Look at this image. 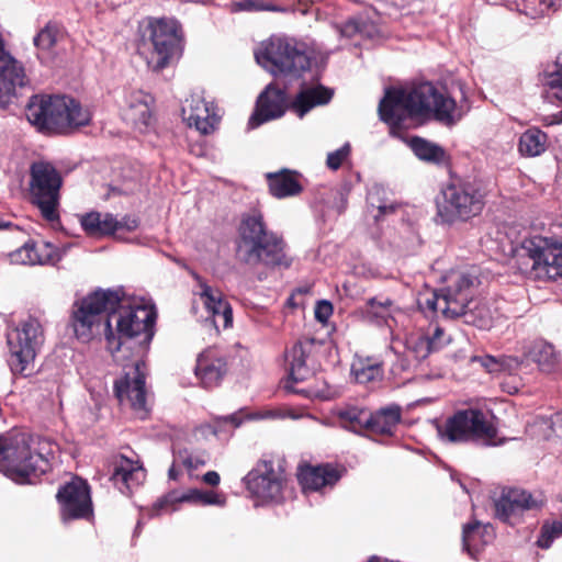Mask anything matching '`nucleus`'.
<instances>
[{
	"mask_svg": "<svg viewBox=\"0 0 562 562\" xmlns=\"http://www.w3.org/2000/svg\"><path fill=\"white\" fill-rule=\"evenodd\" d=\"M379 114L393 131L408 117L435 119L446 126H452L464 113L445 91L431 82H422L411 89H386L379 104Z\"/></svg>",
	"mask_w": 562,
	"mask_h": 562,
	"instance_id": "nucleus-1",
	"label": "nucleus"
},
{
	"mask_svg": "<svg viewBox=\"0 0 562 562\" xmlns=\"http://www.w3.org/2000/svg\"><path fill=\"white\" fill-rule=\"evenodd\" d=\"M54 445L45 438L12 431L0 437V472L12 481L33 483L50 469Z\"/></svg>",
	"mask_w": 562,
	"mask_h": 562,
	"instance_id": "nucleus-2",
	"label": "nucleus"
},
{
	"mask_svg": "<svg viewBox=\"0 0 562 562\" xmlns=\"http://www.w3.org/2000/svg\"><path fill=\"white\" fill-rule=\"evenodd\" d=\"M284 247L283 239L267 229L260 212L252 211L243 216L237 241V256L243 262L289 267L291 261Z\"/></svg>",
	"mask_w": 562,
	"mask_h": 562,
	"instance_id": "nucleus-3",
	"label": "nucleus"
},
{
	"mask_svg": "<svg viewBox=\"0 0 562 562\" xmlns=\"http://www.w3.org/2000/svg\"><path fill=\"white\" fill-rule=\"evenodd\" d=\"M121 291V301L111 310L109 321L105 323L106 349L113 357L122 348V339L138 338L144 349L147 348L155 334L156 310L153 305L143 302L127 303L124 292Z\"/></svg>",
	"mask_w": 562,
	"mask_h": 562,
	"instance_id": "nucleus-4",
	"label": "nucleus"
},
{
	"mask_svg": "<svg viewBox=\"0 0 562 562\" xmlns=\"http://www.w3.org/2000/svg\"><path fill=\"white\" fill-rule=\"evenodd\" d=\"M27 121L42 132L64 133L89 124L91 113L69 97L33 95L26 106Z\"/></svg>",
	"mask_w": 562,
	"mask_h": 562,
	"instance_id": "nucleus-5",
	"label": "nucleus"
},
{
	"mask_svg": "<svg viewBox=\"0 0 562 562\" xmlns=\"http://www.w3.org/2000/svg\"><path fill=\"white\" fill-rule=\"evenodd\" d=\"M257 63L273 76L300 77L311 67L306 44L291 37L272 36L255 52Z\"/></svg>",
	"mask_w": 562,
	"mask_h": 562,
	"instance_id": "nucleus-6",
	"label": "nucleus"
},
{
	"mask_svg": "<svg viewBox=\"0 0 562 562\" xmlns=\"http://www.w3.org/2000/svg\"><path fill=\"white\" fill-rule=\"evenodd\" d=\"M121 301L120 290H98L75 305L72 328L78 340L89 342L105 333L111 310Z\"/></svg>",
	"mask_w": 562,
	"mask_h": 562,
	"instance_id": "nucleus-7",
	"label": "nucleus"
},
{
	"mask_svg": "<svg viewBox=\"0 0 562 562\" xmlns=\"http://www.w3.org/2000/svg\"><path fill=\"white\" fill-rule=\"evenodd\" d=\"M519 259L527 260L525 270L538 280L562 278V239L542 235L524 238L513 249Z\"/></svg>",
	"mask_w": 562,
	"mask_h": 562,
	"instance_id": "nucleus-8",
	"label": "nucleus"
},
{
	"mask_svg": "<svg viewBox=\"0 0 562 562\" xmlns=\"http://www.w3.org/2000/svg\"><path fill=\"white\" fill-rule=\"evenodd\" d=\"M438 434L447 442L471 441L483 446L502 443L488 415L476 408L458 411L446 420L443 426L438 427Z\"/></svg>",
	"mask_w": 562,
	"mask_h": 562,
	"instance_id": "nucleus-9",
	"label": "nucleus"
},
{
	"mask_svg": "<svg viewBox=\"0 0 562 562\" xmlns=\"http://www.w3.org/2000/svg\"><path fill=\"white\" fill-rule=\"evenodd\" d=\"M63 184L60 173L47 161H35L30 167L29 194L42 217L55 223L59 220V190Z\"/></svg>",
	"mask_w": 562,
	"mask_h": 562,
	"instance_id": "nucleus-10",
	"label": "nucleus"
},
{
	"mask_svg": "<svg viewBox=\"0 0 562 562\" xmlns=\"http://www.w3.org/2000/svg\"><path fill=\"white\" fill-rule=\"evenodd\" d=\"M153 50L147 65L153 71H161L181 54L182 32L179 22L171 18L153 19L148 23Z\"/></svg>",
	"mask_w": 562,
	"mask_h": 562,
	"instance_id": "nucleus-11",
	"label": "nucleus"
},
{
	"mask_svg": "<svg viewBox=\"0 0 562 562\" xmlns=\"http://www.w3.org/2000/svg\"><path fill=\"white\" fill-rule=\"evenodd\" d=\"M43 329L36 318H27L8 335L9 364L13 373L26 375L34 364L38 348L43 344Z\"/></svg>",
	"mask_w": 562,
	"mask_h": 562,
	"instance_id": "nucleus-12",
	"label": "nucleus"
},
{
	"mask_svg": "<svg viewBox=\"0 0 562 562\" xmlns=\"http://www.w3.org/2000/svg\"><path fill=\"white\" fill-rule=\"evenodd\" d=\"M484 206L483 195L470 184H450L437 200V214L443 223L467 221L479 215Z\"/></svg>",
	"mask_w": 562,
	"mask_h": 562,
	"instance_id": "nucleus-13",
	"label": "nucleus"
},
{
	"mask_svg": "<svg viewBox=\"0 0 562 562\" xmlns=\"http://www.w3.org/2000/svg\"><path fill=\"white\" fill-rule=\"evenodd\" d=\"M256 505L279 504L284 499L288 479L284 470L272 461H261L245 477Z\"/></svg>",
	"mask_w": 562,
	"mask_h": 562,
	"instance_id": "nucleus-14",
	"label": "nucleus"
},
{
	"mask_svg": "<svg viewBox=\"0 0 562 562\" xmlns=\"http://www.w3.org/2000/svg\"><path fill=\"white\" fill-rule=\"evenodd\" d=\"M446 280L448 285L434 292L430 296L419 301L423 311H440L447 318L459 317L462 312V302L465 300L463 289L476 281V277L468 271H451Z\"/></svg>",
	"mask_w": 562,
	"mask_h": 562,
	"instance_id": "nucleus-15",
	"label": "nucleus"
},
{
	"mask_svg": "<svg viewBox=\"0 0 562 562\" xmlns=\"http://www.w3.org/2000/svg\"><path fill=\"white\" fill-rule=\"evenodd\" d=\"M144 362L137 360L133 367L114 383V393L123 406H128L133 414L145 419L149 413L145 386Z\"/></svg>",
	"mask_w": 562,
	"mask_h": 562,
	"instance_id": "nucleus-16",
	"label": "nucleus"
},
{
	"mask_svg": "<svg viewBox=\"0 0 562 562\" xmlns=\"http://www.w3.org/2000/svg\"><path fill=\"white\" fill-rule=\"evenodd\" d=\"M63 521L88 519L92 516L90 488L86 481L74 477L63 485L56 495Z\"/></svg>",
	"mask_w": 562,
	"mask_h": 562,
	"instance_id": "nucleus-17",
	"label": "nucleus"
},
{
	"mask_svg": "<svg viewBox=\"0 0 562 562\" xmlns=\"http://www.w3.org/2000/svg\"><path fill=\"white\" fill-rule=\"evenodd\" d=\"M543 504L544 499L540 494L533 495L521 488L504 490L494 502L495 517L503 522L515 525L525 512L540 509Z\"/></svg>",
	"mask_w": 562,
	"mask_h": 562,
	"instance_id": "nucleus-18",
	"label": "nucleus"
},
{
	"mask_svg": "<svg viewBox=\"0 0 562 562\" xmlns=\"http://www.w3.org/2000/svg\"><path fill=\"white\" fill-rule=\"evenodd\" d=\"M181 114L190 127H195L202 134L213 132L218 122L214 104L199 92L192 93L183 101Z\"/></svg>",
	"mask_w": 562,
	"mask_h": 562,
	"instance_id": "nucleus-19",
	"label": "nucleus"
},
{
	"mask_svg": "<svg viewBox=\"0 0 562 562\" xmlns=\"http://www.w3.org/2000/svg\"><path fill=\"white\" fill-rule=\"evenodd\" d=\"M288 108L285 91L276 88L273 85L267 86L260 93L256 112L248 121L250 128H256L262 123L281 117Z\"/></svg>",
	"mask_w": 562,
	"mask_h": 562,
	"instance_id": "nucleus-20",
	"label": "nucleus"
},
{
	"mask_svg": "<svg viewBox=\"0 0 562 562\" xmlns=\"http://www.w3.org/2000/svg\"><path fill=\"white\" fill-rule=\"evenodd\" d=\"M290 414L282 409H262L251 415H245L244 412H236L234 414L217 418L214 424L205 425L201 428L204 435L212 434L221 440L227 439L234 429L238 428L245 418L247 419H283ZM294 418L293 415H291Z\"/></svg>",
	"mask_w": 562,
	"mask_h": 562,
	"instance_id": "nucleus-21",
	"label": "nucleus"
},
{
	"mask_svg": "<svg viewBox=\"0 0 562 562\" xmlns=\"http://www.w3.org/2000/svg\"><path fill=\"white\" fill-rule=\"evenodd\" d=\"M227 372V362L223 351L217 348H207L196 360L195 375L204 387L217 386Z\"/></svg>",
	"mask_w": 562,
	"mask_h": 562,
	"instance_id": "nucleus-22",
	"label": "nucleus"
},
{
	"mask_svg": "<svg viewBox=\"0 0 562 562\" xmlns=\"http://www.w3.org/2000/svg\"><path fill=\"white\" fill-rule=\"evenodd\" d=\"M199 284V296L206 312L216 326L221 323L223 328H228L233 323V311L227 301L224 300L218 289L206 284L198 274H193Z\"/></svg>",
	"mask_w": 562,
	"mask_h": 562,
	"instance_id": "nucleus-23",
	"label": "nucleus"
},
{
	"mask_svg": "<svg viewBox=\"0 0 562 562\" xmlns=\"http://www.w3.org/2000/svg\"><path fill=\"white\" fill-rule=\"evenodd\" d=\"M469 284L463 289L464 301L462 302V312L459 317H463L464 323L473 325L480 329L492 328L494 321L497 316L496 308H493L491 303L486 300L477 299L471 300V291L475 283Z\"/></svg>",
	"mask_w": 562,
	"mask_h": 562,
	"instance_id": "nucleus-24",
	"label": "nucleus"
},
{
	"mask_svg": "<svg viewBox=\"0 0 562 562\" xmlns=\"http://www.w3.org/2000/svg\"><path fill=\"white\" fill-rule=\"evenodd\" d=\"M146 477L145 470L138 461L120 456L113 464L111 481L122 494L128 495Z\"/></svg>",
	"mask_w": 562,
	"mask_h": 562,
	"instance_id": "nucleus-25",
	"label": "nucleus"
},
{
	"mask_svg": "<svg viewBox=\"0 0 562 562\" xmlns=\"http://www.w3.org/2000/svg\"><path fill=\"white\" fill-rule=\"evenodd\" d=\"M154 98L139 89H130L124 95V119L142 130L147 127L151 120V105Z\"/></svg>",
	"mask_w": 562,
	"mask_h": 562,
	"instance_id": "nucleus-26",
	"label": "nucleus"
},
{
	"mask_svg": "<svg viewBox=\"0 0 562 562\" xmlns=\"http://www.w3.org/2000/svg\"><path fill=\"white\" fill-rule=\"evenodd\" d=\"M60 258L58 249L49 243H26L10 254V260L15 265H55Z\"/></svg>",
	"mask_w": 562,
	"mask_h": 562,
	"instance_id": "nucleus-27",
	"label": "nucleus"
},
{
	"mask_svg": "<svg viewBox=\"0 0 562 562\" xmlns=\"http://www.w3.org/2000/svg\"><path fill=\"white\" fill-rule=\"evenodd\" d=\"M340 474L329 464L306 465L300 470L299 481L305 492H318L326 487L334 486Z\"/></svg>",
	"mask_w": 562,
	"mask_h": 562,
	"instance_id": "nucleus-28",
	"label": "nucleus"
},
{
	"mask_svg": "<svg viewBox=\"0 0 562 562\" xmlns=\"http://www.w3.org/2000/svg\"><path fill=\"white\" fill-rule=\"evenodd\" d=\"M333 98V91L323 87H304L294 100L290 103V109L300 117H303L315 106L327 104Z\"/></svg>",
	"mask_w": 562,
	"mask_h": 562,
	"instance_id": "nucleus-29",
	"label": "nucleus"
},
{
	"mask_svg": "<svg viewBox=\"0 0 562 562\" xmlns=\"http://www.w3.org/2000/svg\"><path fill=\"white\" fill-rule=\"evenodd\" d=\"M364 313L367 317L376 325H385L392 328L397 324L402 310L389 297H372L367 301Z\"/></svg>",
	"mask_w": 562,
	"mask_h": 562,
	"instance_id": "nucleus-30",
	"label": "nucleus"
},
{
	"mask_svg": "<svg viewBox=\"0 0 562 562\" xmlns=\"http://www.w3.org/2000/svg\"><path fill=\"white\" fill-rule=\"evenodd\" d=\"M351 374L360 384L381 381L384 375L383 362L375 357H357L351 364Z\"/></svg>",
	"mask_w": 562,
	"mask_h": 562,
	"instance_id": "nucleus-31",
	"label": "nucleus"
},
{
	"mask_svg": "<svg viewBox=\"0 0 562 562\" xmlns=\"http://www.w3.org/2000/svg\"><path fill=\"white\" fill-rule=\"evenodd\" d=\"M267 179L270 193L278 199L297 195L303 189L294 173L289 170L268 173Z\"/></svg>",
	"mask_w": 562,
	"mask_h": 562,
	"instance_id": "nucleus-32",
	"label": "nucleus"
},
{
	"mask_svg": "<svg viewBox=\"0 0 562 562\" xmlns=\"http://www.w3.org/2000/svg\"><path fill=\"white\" fill-rule=\"evenodd\" d=\"M200 490L191 488L186 492L172 491L158 499L148 510L150 517L162 513H172L179 509L181 503H199Z\"/></svg>",
	"mask_w": 562,
	"mask_h": 562,
	"instance_id": "nucleus-33",
	"label": "nucleus"
},
{
	"mask_svg": "<svg viewBox=\"0 0 562 562\" xmlns=\"http://www.w3.org/2000/svg\"><path fill=\"white\" fill-rule=\"evenodd\" d=\"M524 355L537 363L543 372H551L558 362L554 347L541 339L526 345L524 347Z\"/></svg>",
	"mask_w": 562,
	"mask_h": 562,
	"instance_id": "nucleus-34",
	"label": "nucleus"
},
{
	"mask_svg": "<svg viewBox=\"0 0 562 562\" xmlns=\"http://www.w3.org/2000/svg\"><path fill=\"white\" fill-rule=\"evenodd\" d=\"M491 539L492 527L490 525H482L480 521L474 520L463 527V548L470 555H474L479 552Z\"/></svg>",
	"mask_w": 562,
	"mask_h": 562,
	"instance_id": "nucleus-35",
	"label": "nucleus"
},
{
	"mask_svg": "<svg viewBox=\"0 0 562 562\" xmlns=\"http://www.w3.org/2000/svg\"><path fill=\"white\" fill-rule=\"evenodd\" d=\"M308 352L303 344L297 342L286 352L285 360L289 367V378L292 382L306 380L312 370L307 364Z\"/></svg>",
	"mask_w": 562,
	"mask_h": 562,
	"instance_id": "nucleus-36",
	"label": "nucleus"
},
{
	"mask_svg": "<svg viewBox=\"0 0 562 562\" xmlns=\"http://www.w3.org/2000/svg\"><path fill=\"white\" fill-rule=\"evenodd\" d=\"M408 146L415 156L425 162L441 165L448 160L447 151L440 145L423 137H412L408 140Z\"/></svg>",
	"mask_w": 562,
	"mask_h": 562,
	"instance_id": "nucleus-37",
	"label": "nucleus"
},
{
	"mask_svg": "<svg viewBox=\"0 0 562 562\" xmlns=\"http://www.w3.org/2000/svg\"><path fill=\"white\" fill-rule=\"evenodd\" d=\"M81 226L90 236H104L115 233L116 218L110 213L90 212L81 216Z\"/></svg>",
	"mask_w": 562,
	"mask_h": 562,
	"instance_id": "nucleus-38",
	"label": "nucleus"
},
{
	"mask_svg": "<svg viewBox=\"0 0 562 562\" xmlns=\"http://www.w3.org/2000/svg\"><path fill=\"white\" fill-rule=\"evenodd\" d=\"M401 420V408L396 405L370 413L369 430L380 435H391Z\"/></svg>",
	"mask_w": 562,
	"mask_h": 562,
	"instance_id": "nucleus-39",
	"label": "nucleus"
},
{
	"mask_svg": "<svg viewBox=\"0 0 562 562\" xmlns=\"http://www.w3.org/2000/svg\"><path fill=\"white\" fill-rule=\"evenodd\" d=\"M142 187V176L139 171L131 166H124L114 175L110 183V190L114 194H133L139 191Z\"/></svg>",
	"mask_w": 562,
	"mask_h": 562,
	"instance_id": "nucleus-40",
	"label": "nucleus"
},
{
	"mask_svg": "<svg viewBox=\"0 0 562 562\" xmlns=\"http://www.w3.org/2000/svg\"><path fill=\"white\" fill-rule=\"evenodd\" d=\"M340 426L353 432L369 430L370 412L358 406H347L337 412Z\"/></svg>",
	"mask_w": 562,
	"mask_h": 562,
	"instance_id": "nucleus-41",
	"label": "nucleus"
},
{
	"mask_svg": "<svg viewBox=\"0 0 562 562\" xmlns=\"http://www.w3.org/2000/svg\"><path fill=\"white\" fill-rule=\"evenodd\" d=\"M547 135L538 128H529L519 137L518 149L522 156L536 157L546 150Z\"/></svg>",
	"mask_w": 562,
	"mask_h": 562,
	"instance_id": "nucleus-42",
	"label": "nucleus"
},
{
	"mask_svg": "<svg viewBox=\"0 0 562 562\" xmlns=\"http://www.w3.org/2000/svg\"><path fill=\"white\" fill-rule=\"evenodd\" d=\"M472 362H479L488 373H497L501 371H514L520 366V361L514 357L496 358L491 355L474 356Z\"/></svg>",
	"mask_w": 562,
	"mask_h": 562,
	"instance_id": "nucleus-43",
	"label": "nucleus"
},
{
	"mask_svg": "<svg viewBox=\"0 0 562 562\" xmlns=\"http://www.w3.org/2000/svg\"><path fill=\"white\" fill-rule=\"evenodd\" d=\"M407 358L416 361L426 359L432 351L423 331L412 334L405 342Z\"/></svg>",
	"mask_w": 562,
	"mask_h": 562,
	"instance_id": "nucleus-44",
	"label": "nucleus"
},
{
	"mask_svg": "<svg viewBox=\"0 0 562 562\" xmlns=\"http://www.w3.org/2000/svg\"><path fill=\"white\" fill-rule=\"evenodd\" d=\"M542 82L548 94L562 103V64H554L543 74Z\"/></svg>",
	"mask_w": 562,
	"mask_h": 562,
	"instance_id": "nucleus-45",
	"label": "nucleus"
},
{
	"mask_svg": "<svg viewBox=\"0 0 562 562\" xmlns=\"http://www.w3.org/2000/svg\"><path fill=\"white\" fill-rule=\"evenodd\" d=\"M423 333L425 337H427L428 345L431 347L432 352L442 349L451 341V336L436 323L429 324V326Z\"/></svg>",
	"mask_w": 562,
	"mask_h": 562,
	"instance_id": "nucleus-46",
	"label": "nucleus"
},
{
	"mask_svg": "<svg viewBox=\"0 0 562 562\" xmlns=\"http://www.w3.org/2000/svg\"><path fill=\"white\" fill-rule=\"evenodd\" d=\"M560 537H562V517L542 526L537 544L542 549H549L553 541Z\"/></svg>",
	"mask_w": 562,
	"mask_h": 562,
	"instance_id": "nucleus-47",
	"label": "nucleus"
},
{
	"mask_svg": "<svg viewBox=\"0 0 562 562\" xmlns=\"http://www.w3.org/2000/svg\"><path fill=\"white\" fill-rule=\"evenodd\" d=\"M557 0H521L518 4L519 11L531 19L539 18L547 13Z\"/></svg>",
	"mask_w": 562,
	"mask_h": 562,
	"instance_id": "nucleus-48",
	"label": "nucleus"
},
{
	"mask_svg": "<svg viewBox=\"0 0 562 562\" xmlns=\"http://www.w3.org/2000/svg\"><path fill=\"white\" fill-rule=\"evenodd\" d=\"M383 193V189L380 187H373L367 196V201L370 207L376 209L378 214H374V218L378 220L380 216L385 215L394 210L393 204H389L385 201L380 200V195Z\"/></svg>",
	"mask_w": 562,
	"mask_h": 562,
	"instance_id": "nucleus-49",
	"label": "nucleus"
},
{
	"mask_svg": "<svg viewBox=\"0 0 562 562\" xmlns=\"http://www.w3.org/2000/svg\"><path fill=\"white\" fill-rule=\"evenodd\" d=\"M351 151V146L349 143H345L340 148L328 153L326 159V166L330 170H338L344 161L349 157Z\"/></svg>",
	"mask_w": 562,
	"mask_h": 562,
	"instance_id": "nucleus-50",
	"label": "nucleus"
},
{
	"mask_svg": "<svg viewBox=\"0 0 562 562\" xmlns=\"http://www.w3.org/2000/svg\"><path fill=\"white\" fill-rule=\"evenodd\" d=\"M56 29L47 25L34 37V45L41 49H49L56 42Z\"/></svg>",
	"mask_w": 562,
	"mask_h": 562,
	"instance_id": "nucleus-51",
	"label": "nucleus"
},
{
	"mask_svg": "<svg viewBox=\"0 0 562 562\" xmlns=\"http://www.w3.org/2000/svg\"><path fill=\"white\" fill-rule=\"evenodd\" d=\"M373 26L370 27V30L367 29L364 23L360 22L359 20L352 19L348 21L341 29V34L344 36H352L356 33H360L366 36H373Z\"/></svg>",
	"mask_w": 562,
	"mask_h": 562,
	"instance_id": "nucleus-52",
	"label": "nucleus"
},
{
	"mask_svg": "<svg viewBox=\"0 0 562 562\" xmlns=\"http://www.w3.org/2000/svg\"><path fill=\"white\" fill-rule=\"evenodd\" d=\"M181 464L189 471L192 472L206 464V458L203 454L186 453L180 456Z\"/></svg>",
	"mask_w": 562,
	"mask_h": 562,
	"instance_id": "nucleus-53",
	"label": "nucleus"
},
{
	"mask_svg": "<svg viewBox=\"0 0 562 562\" xmlns=\"http://www.w3.org/2000/svg\"><path fill=\"white\" fill-rule=\"evenodd\" d=\"M199 503L203 505L224 506L225 497L213 491L204 492L200 490Z\"/></svg>",
	"mask_w": 562,
	"mask_h": 562,
	"instance_id": "nucleus-54",
	"label": "nucleus"
},
{
	"mask_svg": "<svg viewBox=\"0 0 562 562\" xmlns=\"http://www.w3.org/2000/svg\"><path fill=\"white\" fill-rule=\"evenodd\" d=\"M138 225H139V222L137 218L132 217V216H124L121 221L116 220L115 233L113 235L121 237L119 235L120 232H122V231L133 232L138 227Z\"/></svg>",
	"mask_w": 562,
	"mask_h": 562,
	"instance_id": "nucleus-55",
	"label": "nucleus"
},
{
	"mask_svg": "<svg viewBox=\"0 0 562 562\" xmlns=\"http://www.w3.org/2000/svg\"><path fill=\"white\" fill-rule=\"evenodd\" d=\"M333 313V306L329 302H319L315 308V317L321 322H326Z\"/></svg>",
	"mask_w": 562,
	"mask_h": 562,
	"instance_id": "nucleus-56",
	"label": "nucleus"
},
{
	"mask_svg": "<svg viewBox=\"0 0 562 562\" xmlns=\"http://www.w3.org/2000/svg\"><path fill=\"white\" fill-rule=\"evenodd\" d=\"M240 10L246 11H252V10H269V11H277L281 10V8L273 5V4H267V5H259L257 2L251 0H246L244 2H240L239 4Z\"/></svg>",
	"mask_w": 562,
	"mask_h": 562,
	"instance_id": "nucleus-57",
	"label": "nucleus"
},
{
	"mask_svg": "<svg viewBox=\"0 0 562 562\" xmlns=\"http://www.w3.org/2000/svg\"><path fill=\"white\" fill-rule=\"evenodd\" d=\"M550 428L557 438L562 439V412L551 416Z\"/></svg>",
	"mask_w": 562,
	"mask_h": 562,
	"instance_id": "nucleus-58",
	"label": "nucleus"
},
{
	"mask_svg": "<svg viewBox=\"0 0 562 562\" xmlns=\"http://www.w3.org/2000/svg\"><path fill=\"white\" fill-rule=\"evenodd\" d=\"M220 474L215 471H209L203 475L204 483L216 486L220 483Z\"/></svg>",
	"mask_w": 562,
	"mask_h": 562,
	"instance_id": "nucleus-59",
	"label": "nucleus"
},
{
	"mask_svg": "<svg viewBox=\"0 0 562 562\" xmlns=\"http://www.w3.org/2000/svg\"><path fill=\"white\" fill-rule=\"evenodd\" d=\"M178 460H175L173 464L169 469L168 475L170 480H178L180 471H179Z\"/></svg>",
	"mask_w": 562,
	"mask_h": 562,
	"instance_id": "nucleus-60",
	"label": "nucleus"
},
{
	"mask_svg": "<svg viewBox=\"0 0 562 562\" xmlns=\"http://www.w3.org/2000/svg\"><path fill=\"white\" fill-rule=\"evenodd\" d=\"M19 228L16 225H14L12 222L4 220L0 217V229H10V228Z\"/></svg>",
	"mask_w": 562,
	"mask_h": 562,
	"instance_id": "nucleus-61",
	"label": "nucleus"
},
{
	"mask_svg": "<svg viewBox=\"0 0 562 562\" xmlns=\"http://www.w3.org/2000/svg\"><path fill=\"white\" fill-rule=\"evenodd\" d=\"M409 366H411V362H409V360H408V359H406V360L401 364V368H402L403 370H406V369H408V368H409Z\"/></svg>",
	"mask_w": 562,
	"mask_h": 562,
	"instance_id": "nucleus-62",
	"label": "nucleus"
},
{
	"mask_svg": "<svg viewBox=\"0 0 562 562\" xmlns=\"http://www.w3.org/2000/svg\"><path fill=\"white\" fill-rule=\"evenodd\" d=\"M286 389H288V390H290V391H292V392H294V393H297V392H299L297 390L293 389V387H292V386H290V385H286Z\"/></svg>",
	"mask_w": 562,
	"mask_h": 562,
	"instance_id": "nucleus-63",
	"label": "nucleus"
},
{
	"mask_svg": "<svg viewBox=\"0 0 562 562\" xmlns=\"http://www.w3.org/2000/svg\"><path fill=\"white\" fill-rule=\"evenodd\" d=\"M560 114H561V120H560V122H562V112H561Z\"/></svg>",
	"mask_w": 562,
	"mask_h": 562,
	"instance_id": "nucleus-64",
	"label": "nucleus"
}]
</instances>
